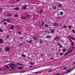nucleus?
Returning <instances> with one entry per match:
<instances>
[{
	"label": "nucleus",
	"mask_w": 75,
	"mask_h": 75,
	"mask_svg": "<svg viewBox=\"0 0 75 75\" xmlns=\"http://www.w3.org/2000/svg\"><path fill=\"white\" fill-rule=\"evenodd\" d=\"M46 37L47 38H48V39H51L52 37V36L51 35H47L46 36Z\"/></svg>",
	"instance_id": "nucleus-1"
},
{
	"label": "nucleus",
	"mask_w": 75,
	"mask_h": 75,
	"mask_svg": "<svg viewBox=\"0 0 75 75\" xmlns=\"http://www.w3.org/2000/svg\"><path fill=\"white\" fill-rule=\"evenodd\" d=\"M69 41L71 43V45H74V43L72 41L71 39H69Z\"/></svg>",
	"instance_id": "nucleus-2"
},
{
	"label": "nucleus",
	"mask_w": 75,
	"mask_h": 75,
	"mask_svg": "<svg viewBox=\"0 0 75 75\" xmlns=\"http://www.w3.org/2000/svg\"><path fill=\"white\" fill-rule=\"evenodd\" d=\"M73 70H71V69H69L67 71V72H66V74L67 73H70L72 70H73Z\"/></svg>",
	"instance_id": "nucleus-3"
},
{
	"label": "nucleus",
	"mask_w": 75,
	"mask_h": 75,
	"mask_svg": "<svg viewBox=\"0 0 75 75\" xmlns=\"http://www.w3.org/2000/svg\"><path fill=\"white\" fill-rule=\"evenodd\" d=\"M9 50H10V48H9V47H6V48L5 50H6V51H7V52L9 51Z\"/></svg>",
	"instance_id": "nucleus-4"
},
{
	"label": "nucleus",
	"mask_w": 75,
	"mask_h": 75,
	"mask_svg": "<svg viewBox=\"0 0 75 75\" xmlns=\"http://www.w3.org/2000/svg\"><path fill=\"white\" fill-rule=\"evenodd\" d=\"M7 16L8 17H11V14L9 13L7 14Z\"/></svg>",
	"instance_id": "nucleus-5"
},
{
	"label": "nucleus",
	"mask_w": 75,
	"mask_h": 75,
	"mask_svg": "<svg viewBox=\"0 0 75 75\" xmlns=\"http://www.w3.org/2000/svg\"><path fill=\"white\" fill-rule=\"evenodd\" d=\"M13 9L15 10H19V8L18 7L15 8H13Z\"/></svg>",
	"instance_id": "nucleus-6"
},
{
	"label": "nucleus",
	"mask_w": 75,
	"mask_h": 75,
	"mask_svg": "<svg viewBox=\"0 0 75 75\" xmlns=\"http://www.w3.org/2000/svg\"><path fill=\"white\" fill-rule=\"evenodd\" d=\"M69 38H71V40H75V38H74V37H72L69 36Z\"/></svg>",
	"instance_id": "nucleus-7"
},
{
	"label": "nucleus",
	"mask_w": 75,
	"mask_h": 75,
	"mask_svg": "<svg viewBox=\"0 0 75 75\" xmlns=\"http://www.w3.org/2000/svg\"><path fill=\"white\" fill-rule=\"evenodd\" d=\"M3 41L2 40V39H0V44H1V43H3Z\"/></svg>",
	"instance_id": "nucleus-8"
},
{
	"label": "nucleus",
	"mask_w": 75,
	"mask_h": 75,
	"mask_svg": "<svg viewBox=\"0 0 75 75\" xmlns=\"http://www.w3.org/2000/svg\"><path fill=\"white\" fill-rule=\"evenodd\" d=\"M9 65L10 67H14V65L13 64H9Z\"/></svg>",
	"instance_id": "nucleus-9"
},
{
	"label": "nucleus",
	"mask_w": 75,
	"mask_h": 75,
	"mask_svg": "<svg viewBox=\"0 0 75 75\" xmlns=\"http://www.w3.org/2000/svg\"><path fill=\"white\" fill-rule=\"evenodd\" d=\"M62 4H59L58 5L59 7L61 8L62 7Z\"/></svg>",
	"instance_id": "nucleus-10"
},
{
	"label": "nucleus",
	"mask_w": 75,
	"mask_h": 75,
	"mask_svg": "<svg viewBox=\"0 0 75 75\" xmlns=\"http://www.w3.org/2000/svg\"><path fill=\"white\" fill-rule=\"evenodd\" d=\"M23 7L24 10H25L26 9V5L23 6Z\"/></svg>",
	"instance_id": "nucleus-11"
},
{
	"label": "nucleus",
	"mask_w": 75,
	"mask_h": 75,
	"mask_svg": "<svg viewBox=\"0 0 75 75\" xmlns=\"http://www.w3.org/2000/svg\"><path fill=\"white\" fill-rule=\"evenodd\" d=\"M32 42V40H30V41H28L27 42V43H30V44H31Z\"/></svg>",
	"instance_id": "nucleus-12"
},
{
	"label": "nucleus",
	"mask_w": 75,
	"mask_h": 75,
	"mask_svg": "<svg viewBox=\"0 0 75 75\" xmlns=\"http://www.w3.org/2000/svg\"><path fill=\"white\" fill-rule=\"evenodd\" d=\"M39 42H40V44H42V40H41V39L40 40Z\"/></svg>",
	"instance_id": "nucleus-13"
},
{
	"label": "nucleus",
	"mask_w": 75,
	"mask_h": 75,
	"mask_svg": "<svg viewBox=\"0 0 75 75\" xmlns=\"http://www.w3.org/2000/svg\"><path fill=\"white\" fill-rule=\"evenodd\" d=\"M53 25H54V26H57L58 25V24L56 23H54Z\"/></svg>",
	"instance_id": "nucleus-14"
},
{
	"label": "nucleus",
	"mask_w": 75,
	"mask_h": 75,
	"mask_svg": "<svg viewBox=\"0 0 75 75\" xmlns=\"http://www.w3.org/2000/svg\"><path fill=\"white\" fill-rule=\"evenodd\" d=\"M14 17H18V15L16 14L14 15Z\"/></svg>",
	"instance_id": "nucleus-15"
},
{
	"label": "nucleus",
	"mask_w": 75,
	"mask_h": 75,
	"mask_svg": "<svg viewBox=\"0 0 75 75\" xmlns=\"http://www.w3.org/2000/svg\"><path fill=\"white\" fill-rule=\"evenodd\" d=\"M11 30H14V27L13 25H12L11 27Z\"/></svg>",
	"instance_id": "nucleus-16"
},
{
	"label": "nucleus",
	"mask_w": 75,
	"mask_h": 75,
	"mask_svg": "<svg viewBox=\"0 0 75 75\" xmlns=\"http://www.w3.org/2000/svg\"><path fill=\"white\" fill-rule=\"evenodd\" d=\"M53 8L54 10H55V9L57 8V7H56V6H54L53 7Z\"/></svg>",
	"instance_id": "nucleus-17"
},
{
	"label": "nucleus",
	"mask_w": 75,
	"mask_h": 75,
	"mask_svg": "<svg viewBox=\"0 0 75 75\" xmlns=\"http://www.w3.org/2000/svg\"><path fill=\"white\" fill-rule=\"evenodd\" d=\"M51 32L52 33H54V30L52 29H51Z\"/></svg>",
	"instance_id": "nucleus-18"
},
{
	"label": "nucleus",
	"mask_w": 75,
	"mask_h": 75,
	"mask_svg": "<svg viewBox=\"0 0 75 75\" xmlns=\"http://www.w3.org/2000/svg\"><path fill=\"white\" fill-rule=\"evenodd\" d=\"M6 21H7V22H8V23H10V20H9V19H6Z\"/></svg>",
	"instance_id": "nucleus-19"
},
{
	"label": "nucleus",
	"mask_w": 75,
	"mask_h": 75,
	"mask_svg": "<svg viewBox=\"0 0 75 75\" xmlns=\"http://www.w3.org/2000/svg\"><path fill=\"white\" fill-rule=\"evenodd\" d=\"M60 14L61 16H62L63 15V12H61L60 13Z\"/></svg>",
	"instance_id": "nucleus-20"
},
{
	"label": "nucleus",
	"mask_w": 75,
	"mask_h": 75,
	"mask_svg": "<svg viewBox=\"0 0 75 75\" xmlns=\"http://www.w3.org/2000/svg\"><path fill=\"white\" fill-rule=\"evenodd\" d=\"M7 21V19H5L4 20L2 21L1 22V23H3V22H4V21Z\"/></svg>",
	"instance_id": "nucleus-21"
},
{
	"label": "nucleus",
	"mask_w": 75,
	"mask_h": 75,
	"mask_svg": "<svg viewBox=\"0 0 75 75\" xmlns=\"http://www.w3.org/2000/svg\"><path fill=\"white\" fill-rule=\"evenodd\" d=\"M18 68L19 69H23V68H22V67H18Z\"/></svg>",
	"instance_id": "nucleus-22"
},
{
	"label": "nucleus",
	"mask_w": 75,
	"mask_h": 75,
	"mask_svg": "<svg viewBox=\"0 0 75 75\" xmlns=\"http://www.w3.org/2000/svg\"><path fill=\"white\" fill-rule=\"evenodd\" d=\"M25 72V71H21L20 72H21V73H24Z\"/></svg>",
	"instance_id": "nucleus-23"
},
{
	"label": "nucleus",
	"mask_w": 75,
	"mask_h": 75,
	"mask_svg": "<svg viewBox=\"0 0 75 75\" xmlns=\"http://www.w3.org/2000/svg\"><path fill=\"white\" fill-rule=\"evenodd\" d=\"M10 68H11V69H15L14 68H13L12 67H10Z\"/></svg>",
	"instance_id": "nucleus-24"
},
{
	"label": "nucleus",
	"mask_w": 75,
	"mask_h": 75,
	"mask_svg": "<svg viewBox=\"0 0 75 75\" xmlns=\"http://www.w3.org/2000/svg\"><path fill=\"white\" fill-rule=\"evenodd\" d=\"M18 33L19 34H21V32L18 31Z\"/></svg>",
	"instance_id": "nucleus-25"
},
{
	"label": "nucleus",
	"mask_w": 75,
	"mask_h": 75,
	"mask_svg": "<svg viewBox=\"0 0 75 75\" xmlns=\"http://www.w3.org/2000/svg\"><path fill=\"white\" fill-rule=\"evenodd\" d=\"M44 25V23L43 21L42 22V25L43 26Z\"/></svg>",
	"instance_id": "nucleus-26"
},
{
	"label": "nucleus",
	"mask_w": 75,
	"mask_h": 75,
	"mask_svg": "<svg viewBox=\"0 0 75 75\" xmlns=\"http://www.w3.org/2000/svg\"><path fill=\"white\" fill-rule=\"evenodd\" d=\"M42 10H41L40 11V13H42Z\"/></svg>",
	"instance_id": "nucleus-27"
},
{
	"label": "nucleus",
	"mask_w": 75,
	"mask_h": 75,
	"mask_svg": "<svg viewBox=\"0 0 75 75\" xmlns=\"http://www.w3.org/2000/svg\"><path fill=\"white\" fill-rule=\"evenodd\" d=\"M22 56L23 57H25V56L24 54H22Z\"/></svg>",
	"instance_id": "nucleus-28"
},
{
	"label": "nucleus",
	"mask_w": 75,
	"mask_h": 75,
	"mask_svg": "<svg viewBox=\"0 0 75 75\" xmlns=\"http://www.w3.org/2000/svg\"><path fill=\"white\" fill-rule=\"evenodd\" d=\"M59 55H60L62 56V55H63V54L62 53H60L59 54Z\"/></svg>",
	"instance_id": "nucleus-29"
},
{
	"label": "nucleus",
	"mask_w": 75,
	"mask_h": 75,
	"mask_svg": "<svg viewBox=\"0 0 75 75\" xmlns=\"http://www.w3.org/2000/svg\"><path fill=\"white\" fill-rule=\"evenodd\" d=\"M65 51H66V49H64L63 50V52H65Z\"/></svg>",
	"instance_id": "nucleus-30"
},
{
	"label": "nucleus",
	"mask_w": 75,
	"mask_h": 75,
	"mask_svg": "<svg viewBox=\"0 0 75 75\" xmlns=\"http://www.w3.org/2000/svg\"><path fill=\"white\" fill-rule=\"evenodd\" d=\"M0 32H3V30H1L0 29Z\"/></svg>",
	"instance_id": "nucleus-31"
},
{
	"label": "nucleus",
	"mask_w": 75,
	"mask_h": 75,
	"mask_svg": "<svg viewBox=\"0 0 75 75\" xmlns=\"http://www.w3.org/2000/svg\"><path fill=\"white\" fill-rule=\"evenodd\" d=\"M23 20H25V17L24 16H23Z\"/></svg>",
	"instance_id": "nucleus-32"
},
{
	"label": "nucleus",
	"mask_w": 75,
	"mask_h": 75,
	"mask_svg": "<svg viewBox=\"0 0 75 75\" xmlns=\"http://www.w3.org/2000/svg\"><path fill=\"white\" fill-rule=\"evenodd\" d=\"M48 25H46L45 24V26L46 27H48Z\"/></svg>",
	"instance_id": "nucleus-33"
},
{
	"label": "nucleus",
	"mask_w": 75,
	"mask_h": 75,
	"mask_svg": "<svg viewBox=\"0 0 75 75\" xmlns=\"http://www.w3.org/2000/svg\"><path fill=\"white\" fill-rule=\"evenodd\" d=\"M2 48H0V52L1 51H2Z\"/></svg>",
	"instance_id": "nucleus-34"
},
{
	"label": "nucleus",
	"mask_w": 75,
	"mask_h": 75,
	"mask_svg": "<svg viewBox=\"0 0 75 75\" xmlns=\"http://www.w3.org/2000/svg\"><path fill=\"white\" fill-rule=\"evenodd\" d=\"M36 38H33V40H36Z\"/></svg>",
	"instance_id": "nucleus-35"
},
{
	"label": "nucleus",
	"mask_w": 75,
	"mask_h": 75,
	"mask_svg": "<svg viewBox=\"0 0 75 75\" xmlns=\"http://www.w3.org/2000/svg\"><path fill=\"white\" fill-rule=\"evenodd\" d=\"M72 51H73V50H71L70 51H69V52L71 53V52H72Z\"/></svg>",
	"instance_id": "nucleus-36"
},
{
	"label": "nucleus",
	"mask_w": 75,
	"mask_h": 75,
	"mask_svg": "<svg viewBox=\"0 0 75 75\" xmlns=\"http://www.w3.org/2000/svg\"><path fill=\"white\" fill-rule=\"evenodd\" d=\"M62 48V45H60V48Z\"/></svg>",
	"instance_id": "nucleus-37"
},
{
	"label": "nucleus",
	"mask_w": 75,
	"mask_h": 75,
	"mask_svg": "<svg viewBox=\"0 0 75 75\" xmlns=\"http://www.w3.org/2000/svg\"><path fill=\"white\" fill-rule=\"evenodd\" d=\"M66 69V67H64L63 68V70H65Z\"/></svg>",
	"instance_id": "nucleus-38"
},
{
	"label": "nucleus",
	"mask_w": 75,
	"mask_h": 75,
	"mask_svg": "<svg viewBox=\"0 0 75 75\" xmlns=\"http://www.w3.org/2000/svg\"><path fill=\"white\" fill-rule=\"evenodd\" d=\"M4 25H6V22H4Z\"/></svg>",
	"instance_id": "nucleus-39"
},
{
	"label": "nucleus",
	"mask_w": 75,
	"mask_h": 75,
	"mask_svg": "<svg viewBox=\"0 0 75 75\" xmlns=\"http://www.w3.org/2000/svg\"><path fill=\"white\" fill-rule=\"evenodd\" d=\"M36 73H37V74H40V72L38 71L36 72Z\"/></svg>",
	"instance_id": "nucleus-40"
},
{
	"label": "nucleus",
	"mask_w": 75,
	"mask_h": 75,
	"mask_svg": "<svg viewBox=\"0 0 75 75\" xmlns=\"http://www.w3.org/2000/svg\"><path fill=\"white\" fill-rule=\"evenodd\" d=\"M30 64H31V65H33V62H31L30 63Z\"/></svg>",
	"instance_id": "nucleus-41"
},
{
	"label": "nucleus",
	"mask_w": 75,
	"mask_h": 75,
	"mask_svg": "<svg viewBox=\"0 0 75 75\" xmlns=\"http://www.w3.org/2000/svg\"><path fill=\"white\" fill-rule=\"evenodd\" d=\"M71 27V25H69V26H68V27L69 28H70V27Z\"/></svg>",
	"instance_id": "nucleus-42"
},
{
	"label": "nucleus",
	"mask_w": 75,
	"mask_h": 75,
	"mask_svg": "<svg viewBox=\"0 0 75 75\" xmlns=\"http://www.w3.org/2000/svg\"><path fill=\"white\" fill-rule=\"evenodd\" d=\"M57 37H56L54 38V40H56V39H57Z\"/></svg>",
	"instance_id": "nucleus-43"
},
{
	"label": "nucleus",
	"mask_w": 75,
	"mask_h": 75,
	"mask_svg": "<svg viewBox=\"0 0 75 75\" xmlns=\"http://www.w3.org/2000/svg\"><path fill=\"white\" fill-rule=\"evenodd\" d=\"M6 68H7L8 69H9V67L8 66H6Z\"/></svg>",
	"instance_id": "nucleus-44"
},
{
	"label": "nucleus",
	"mask_w": 75,
	"mask_h": 75,
	"mask_svg": "<svg viewBox=\"0 0 75 75\" xmlns=\"http://www.w3.org/2000/svg\"><path fill=\"white\" fill-rule=\"evenodd\" d=\"M17 64H19V65H22V64H20L19 63H17Z\"/></svg>",
	"instance_id": "nucleus-45"
},
{
	"label": "nucleus",
	"mask_w": 75,
	"mask_h": 75,
	"mask_svg": "<svg viewBox=\"0 0 75 75\" xmlns=\"http://www.w3.org/2000/svg\"><path fill=\"white\" fill-rule=\"evenodd\" d=\"M51 71H52V70H50V71H48V72H51Z\"/></svg>",
	"instance_id": "nucleus-46"
},
{
	"label": "nucleus",
	"mask_w": 75,
	"mask_h": 75,
	"mask_svg": "<svg viewBox=\"0 0 75 75\" xmlns=\"http://www.w3.org/2000/svg\"><path fill=\"white\" fill-rule=\"evenodd\" d=\"M7 38H8V37H9L10 36H8V35H7Z\"/></svg>",
	"instance_id": "nucleus-47"
},
{
	"label": "nucleus",
	"mask_w": 75,
	"mask_h": 75,
	"mask_svg": "<svg viewBox=\"0 0 75 75\" xmlns=\"http://www.w3.org/2000/svg\"><path fill=\"white\" fill-rule=\"evenodd\" d=\"M21 19H22V20H23V18L22 17H21Z\"/></svg>",
	"instance_id": "nucleus-48"
},
{
	"label": "nucleus",
	"mask_w": 75,
	"mask_h": 75,
	"mask_svg": "<svg viewBox=\"0 0 75 75\" xmlns=\"http://www.w3.org/2000/svg\"><path fill=\"white\" fill-rule=\"evenodd\" d=\"M64 28H66V26L64 25Z\"/></svg>",
	"instance_id": "nucleus-49"
},
{
	"label": "nucleus",
	"mask_w": 75,
	"mask_h": 75,
	"mask_svg": "<svg viewBox=\"0 0 75 75\" xmlns=\"http://www.w3.org/2000/svg\"><path fill=\"white\" fill-rule=\"evenodd\" d=\"M43 54H41V57H42V56H43Z\"/></svg>",
	"instance_id": "nucleus-50"
},
{
	"label": "nucleus",
	"mask_w": 75,
	"mask_h": 75,
	"mask_svg": "<svg viewBox=\"0 0 75 75\" xmlns=\"http://www.w3.org/2000/svg\"><path fill=\"white\" fill-rule=\"evenodd\" d=\"M29 67H30V68H32V66H29Z\"/></svg>",
	"instance_id": "nucleus-51"
},
{
	"label": "nucleus",
	"mask_w": 75,
	"mask_h": 75,
	"mask_svg": "<svg viewBox=\"0 0 75 75\" xmlns=\"http://www.w3.org/2000/svg\"><path fill=\"white\" fill-rule=\"evenodd\" d=\"M69 52H67V53H66V55H67V54H68V53Z\"/></svg>",
	"instance_id": "nucleus-52"
},
{
	"label": "nucleus",
	"mask_w": 75,
	"mask_h": 75,
	"mask_svg": "<svg viewBox=\"0 0 75 75\" xmlns=\"http://www.w3.org/2000/svg\"><path fill=\"white\" fill-rule=\"evenodd\" d=\"M58 45L59 46V45H60V44H59V43H58Z\"/></svg>",
	"instance_id": "nucleus-53"
},
{
	"label": "nucleus",
	"mask_w": 75,
	"mask_h": 75,
	"mask_svg": "<svg viewBox=\"0 0 75 75\" xmlns=\"http://www.w3.org/2000/svg\"><path fill=\"white\" fill-rule=\"evenodd\" d=\"M50 60H52V59H52V58H51V59H50Z\"/></svg>",
	"instance_id": "nucleus-54"
},
{
	"label": "nucleus",
	"mask_w": 75,
	"mask_h": 75,
	"mask_svg": "<svg viewBox=\"0 0 75 75\" xmlns=\"http://www.w3.org/2000/svg\"><path fill=\"white\" fill-rule=\"evenodd\" d=\"M73 33H75V31H72Z\"/></svg>",
	"instance_id": "nucleus-55"
},
{
	"label": "nucleus",
	"mask_w": 75,
	"mask_h": 75,
	"mask_svg": "<svg viewBox=\"0 0 75 75\" xmlns=\"http://www.w3.org/2000/svg\"><path fill=\"white\" fill-rule=\"evenodd\" d=\"M74 64H75V62H74L73 63Z\"/></svg>",
	"instance_id": "nucleus-56"
},
{
	"label": "nucleus",
	"mask_w": 75,
	"mask_h": 75,
	"mask_svg": "<svg viewBox=\"0 0 75 75\" xmlns=\"http://www.w3.org/2000/svg\"><path fill=\"white\" fill-rule=\"evenodd\" d=\"M72 49H73V48H75V47H72Z\"/></svg>",
	"instance_id": "nucleus-57"
},
{
	"label": "nucleus",
	"mask_w": 75,
	"mask_h": 75,
	"mask_svg": "<svg viewBox=\"0 0 75 75\" xmlns=\"http://www.w3.org/2000/svg\"><path fill=\"white\" fill-rule=\"evenodd\" d=\"M27 17H29V16H28V15H27Z\"/></svg>",
	"instance_id": "nucleus-58"
},
{
	"label": "nucleus",
	"mask_w": 75,
	"mask_h": 75,
	"mask_svg": "<svg viewBox=\"0 0 75 75\" xmlns=\"http://www.w3.org/2000/svg\"><path fill=\"white\" fill-rule=\"evenodd\" d=\"M16 1H19V0H16Z\"/></svg>",
	"instance_id": "nucleus-59"
},
{
	"label": "nucleus",
	"mask_w": 75,
	"mask_h": 75,
	"mask_svg": "<svg viewBox=\"0 0 75 75\" xmlns=\"http://www.w3.org/2000/svg\"><path fill=\"white\" fill-rule=\"evenodd\" d=\"M56 75H60V74H57Z\"/></svg>",
	"instance_id": "nucleus-60"
},
{
	"label": "nucleus",
	"mask_w": 75,
	"mask_h": 75,
	"mask_svg": "<svg viewBox=\"0 0 75 75\" xmlns=\"http://www.w3.org/2000/svg\"><path fill=\"white\" fill-rule=\"evenodd\" d=\"M28 59H30V57H28Z\"/></svg>",
	"instance_id": "nucleus-61"
},
{
	"label": "nucleus",
	"mask_w": 75,
	"mask_h": 75,
	"mask_svg": "<svg viewBox=\"0 0 75 75\" xmlns=\"http://www.w3.org/2000/svg\"><path fill=\"white\" fill-rule=\"evenodd\" d=\"M58 40H59V37H58Z\"/></svg>",
	"instance_id": "nucleus-62"
},
{
	"label": "nucleus",
	"mask_w": 75,
	"mask_h": 75,
	"mask_svg": "<svg viewBox=\"0 0 75 75\" xmlns=\"http://www.w3.org/2000/svg\"><path fill=\"white\" fill-rule=\"evenodd\" d=\"M58 51L60 52V50H59Z\"/></svg>",
	"instance_id": "nucleus-63"
},
{
	"label": "nucleus",
	"mask_w": 75,
	"mask_h": 75,
	"mask_svg": "<svg viewBox=\"0 0 75 75\" xmlns=\"http://www.w3.org/2000/svg\"><path fill=\"white\" fill-rule=\"evenodd\" d=\"M64 55H66V53Z\"/></svg>",
	"instance_id": "nucleus-64"
}]
</instances>
